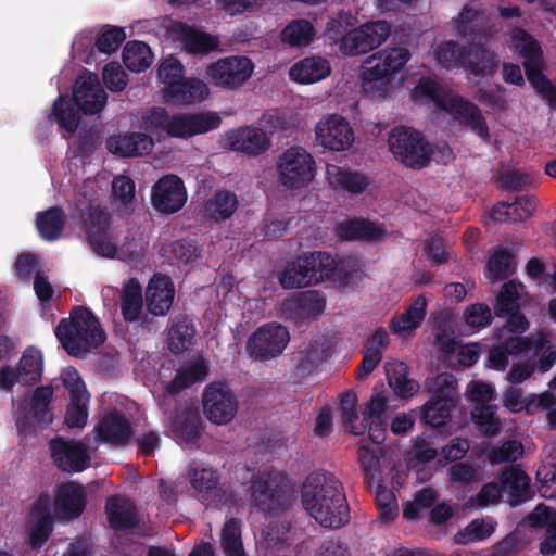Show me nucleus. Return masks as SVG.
Returning <instances> with one entry per match:
<instances>
[{
  "label": "nucleus",
  "mask_w": 556,
  "mask_h": 556,
  "mask_svg": "<svg viewBox=\"0 0 556 556\" xmlns=\"http://www.w3.org/2000/svg\"><path fill=\"white\" fill-rule=\"evenodd\" d=\"M301 503L306 513L325 528H340L350 520L342 484L332 473H311L302 484Z\"/></svg>",
  "instance_id": "nucleus-1"
},
{
  "label": "nucleus",
  "mask_w": 556,
  "mask_h": 556,
  "mask_svg": "<svg viewBox=\"0 0 556 556\" xmlns=\"http://www.w3.org/2000/svg\"><path fill=\"white\" fill-rule=\"evenodd\" d=\"M356 266L358 263L354 258L337 262L325 252L303 253L287 263L278 279L286 289L305 288L325 280L338 281L340 286H345L357 271Z\"/></svg>",
  "instance_id": "nucleus-2"
},
{
  "label": "nucleus",
  "mask_w": 556,
  "mask_h": 556,
  "mask_svg": "<svg viewBox=\"0 0 556 556\" xmlns=\"http://www.w3.org/2000/svg\"><path fill=\"white\" fill-rule=\"evenodd\" d=\"M412 97L415 101L433 105L434 109L448 113L480 138L488 140L489 127L480 109L454 93L447 86L432 78L422 77L414 88Z\"/></svg>",
  "instance_id": "nucleus-3"
},
{
  "label": "nucleus",
  "mask_w": 556,
  "mask_h": 556,
  "mask_svg": "<svg viewBox=\"0 0 556 556\" xmlns=\"http://www.w3.org/2000/svg\"><path fill=\"white\" fill-rule=\"evenodd\" d=\"M219 124L220 117L215 112L169 114L159 106L143 111L140 117V127L157 138L164 135L190 138L216 129Z\"/></svg>",
  "instance_id": "nucleus-4"
},
{
  "label": "nucleus",
  "mask_w": 556,
  "mask_h": 556,
  "mask_svg": "<svg viewBox=\"0 0 556 556\" xmlns=\"http://www.w3.org/2000/svg\"><path fill=\"white\" fill-rule=\"evenodd\" d=\"M410 52L404 47L387 48L365 59L359 79L364 91L372 98H384L395 87L394 77L407 64Z\"/></svg>",
  "instance_id": "nucleus-5"
},
{
  "label": "nucleus",
  "mask_w": 556,
  "mask_h": 556,
  "mask_svg": "<svg viewBox=\"0 0 556 556\" xmlns=\"http://www.w3.org/2000/svg\"><path fill=\"white\" fill-rule=\"evenodd\" d=\"M54 332L66 352L78 357L105 340L98 318L90 309L80 306L74 307L70 317L63 318Z\"/></svg>",
  "instance_id": "nucleus-6"
},
{
  "label": "nucleus",
  "mask_w": 556,
  "mask_h": 556,
  "mask_svg": "<svg viewBox=\"0 0 556 556\" xmlns=\"http://www.w3.org/2000/svg\"><path fill=\"white\" fill-rule=\"evenodd\" d=\"M388 146L393 156L408 167H425L430 160L447 162L452 159V150L446 143L433 148L417 130L400 126L391 130Z\"/></svg>",
  "instance_id": "nucleus-7"
},
{
  "label": "nucleus",
  "mask_w": 556,
  "mask_h": 556,
  "mask_svg": "<svg viewBox=\"0 0 556 556\" xmlns=\"http://www.w3.org/2000/svg\"><path fill=\"white\" fill-rule=\"evenodd\" d=\"M510 47L523 58L527 78L538 94L556 109V84L542 73L544 62L540 43L523 29L516 28L510 34Z\"/></svg>",
  "instance_id": "nucleus-8"
},
{
  "label": "nucleus",
  "mask_w": 556,
  "mask_h": 556,
  "mask_svg": "<svg viewBox=\"0 0 556 556\" xmlns=\"http://www.w3.org/2000/svg\"><path fill=\"white\" fill-rule=\"evenodd\" d=\"M434 55L445 67H465L468 78L475 84H479L478 77L492 76L497 67L496 56L480 42L460 51L454 42L447 41L437 47Z\"/></svg>",
  "instance_id": "nucleus-9"
},
{
  "label": "nucleus",
  "mask_w": 556,
  "mask_h": 556,
  "mask_svg": "<svg viewBox=\"0 0 556 556\" xmlns=\"http://www.w3.org/2000/svg\"><path fill=\"white\" fill-rule=\"evenodd\" d=\"M316 162L305 148L294 146L277 160V180L288 190L306 188L316 177Z\"/></svg>",
  "instance_id": "nucleus-10"
},
{
  "label": "nucleus",
  "mask_w": 556,
  "mask_h": 556,
  "mask_svg": "<svg viewBox=\"0 0 556 556\" xmlns=\"http://www.w3.org/2000/svg\"><path fill=\"white\" fill-rule=\"evenodd\" d=\"M85 227L89 243L98 255L119 260L134 258L136 254L134 244L131 243L127 248L117 245L110 228L109 216L99 206H89L88 220L85 222Z\"/></svg>",
  "instance_id": "nucleus-11"
},
{
  "label": "nucleus",
  "mask_w": 556,
  "mask_h": 556,
  "mask_svg": "<svg viewBox=\"0 0 556 556\" xmlns=\"http://www.w3.org/2000/svg\"><path fill=\"white\" fill-rule=\"evenodd\" d=\"M430 400L421 407L422 420L432 427H441L451 417L457 401L456 379L451 374H441L429 382Z\"/></svg>",
  "instance_id": "nucleus-12"
},
{
  "label": "nucleus",
  "mask_w": 556,
  "mask_h": 556,
  "mask_svg": "<svg viewBox=\"0 0 556 556\" xmlns=\"http://www.w3.org/2000/svg\"><path fill=\"white\" fill-rule=\"evenodd\" d=\"M254 68V63L248 56L230 55L208 64L205 74L214 86L237 90L252 77Z\"/></svg>",
  "instance_id": "nucleus-13"
},
{
  "label": "nucleus",
  "mask_w": 556,
  "mask_h": 556,
  "mask_svg": "<svg viewBox=\"0 0 556 556\" xmlns=\"http://www.w3.org/2000/svg\"><path fill=\"white\" fill-rule=\"evenodd\" d=\"M314 135L316 144L331 152H345L355 141L351 123L337 113L326 114L319 118L314 127Z\"/></svg>",
  "instance_id": "nucleus-14"
},
{
  "label": "nucleus",
  "mask_w": 556,
  "mask_h": 556,
  "mask_svg": "<svg viewBox=\"0 0 556 556\" xmlns=\"http://www.w3.org/2000/svg\"><path fill=\"white\" fill-rule=\"evenodd\" d=\"M290 341L288 329L276 323L258 327L248 339L245 350L251 358L266 362L279 356Z\"/></svg>",
  "instance_id": "nucleus-15"
},
{
  "label": "nucleus",
  "mask_w": 556,
  "mask_h": 556,
  "mask_svg": "<svg viewBox=\"0 0 556 556\" xmlns=\"http://www.w3.org/2000/svg\"><path fill=\"white\" fill-rule=\"evenodd\" d=\"M390 33L391 26L386 21L367 22L343 36L340 52L345 56L365 54L380 47Z\"/></svg>",
  "instance_id": "nucleus-16"
},
{
  "label": "nucleus",
  "mask_w": 556,
  "mask_h": 556,
  "mask_svg": "<svg viewBox=\"0 0 556 556\" xmlns=\"http://www.w3.org/2000/svg\"><path fill=\"white\" fill-rule=\"evenodd\" d=\"M523 293V286L514 280L505 283L500 292L496 304L495 314L498 317H508L506 324L496 331L497 339H503L506 333L521 334L529 328L527 318L518 313V300Z\"/></svg>",
  "instance_id": "nucleus-17"
},
{
  "label": "nucleus",
  "mask_w": 556,
  "mask_h": 556,
  "mask_svg": "<svg viewBox=\"0 0 556 556\" xmlns=\"http://www.w3.org/2000/svg\"><path fill=\"white\" fill-rule=\"evenodd\" d=\"M61 380L70 392L65 422L70 428H83L87 424L90 401L86 384L78 371L71 366L62 370Z\"/></svg>",
  "instance_id": "nucleus-18"
},
{
  "label": "nucleus",
  "mask_w": 556,
  "mask_h": 556,
  "mask_svg": "<svg viewBox=\"0 0 556 556\" xmlns=\"http://www.w3.org/2000/svg\"><path fill=\"white\" fill-rule=\"evenodd\" d=\"M52 396L53 389L51 387H40L18 406L15 418L21 433L29 432L37 425H48L52 421V414L49 410Z\"/></svg>",
  "instance_id": "nucleus-19"
},
{
  "label": "nucleus",
  "mask_w": 556,
  "mask_h": 556,
  "mask_svg": "<svg viewBox=\"0 0 556 556\" xmlns=\"http://www.w3.org/2000/svg\"><path fill=\"white\" fill-rule=\"evenodd\" d=\"M203 412L215 425H227L236 416L238 401L231 389L223 382L208 384L203 393Z\"/></svg>",
  "instance_id": "nucleus-20"
},
{
  "label": "nucleus",
  "mask_w": 556,
  "mask_h": 556,
  "mask_svg": "<svg viewBox=\"0 0 556 556\" xmlns=\"http://www.w3.org/2000/svg\"><path fill=\"white\" fill-rule=\"evenodd\" d=\"M277 483L278 476L267 473L257 477L251 486L252 506L268 518L279 516L289 506L287 496L278 490Z\"/></svg>",
  "instance_id": "nucleus-21"
},
{
  "label": "nucleus",
  "mask_w": 556,
  "mask_h": 556,
  "mask_svg": "<svg viewBox=\"0 0 556 556\" xmlns=\"http://www.w3.org/2000/svg\"><path fill=\"white\" fill-rule=\"evenodd\" d=\"M166 38L191 54H207L219 47L217 36L177 21L166 25Z\"/></svg>",
  "instance_id": "nucleus-22"
},
{
  "label": "nucleus",
  "mask_w": 556,
  "mask_h": 556,
  "mask_svg": "<svg viewBox=\"0 0 556 556\" xmlns=\"http://www.w3.org/2000/svg\"><path fill=\"white\" fill-rule=\"evenodd\" d=\"M186 202L187 190L184 181L176 175L163 176L151 189V203L161 213H176Z\"/></svg>",
  "instance_id": "nucleus-23"
},
{
  "label": "nucleus",
  "mask_w": 556,
  "mask_h": 556,
  "mask_svg": "<svg viewBox=\"0 0 556 556\" xmlns=\"http://www.w3.org/2000/svg\"><path fill=\"white\" fill-rule=\"evenodd\" d=\"M75 104L85 114H97L106 104V93L102 88L98 75L85 72L78 76L73 89Z\"/></svg>",
  "instance_id": "nucleus-24"
},
{
  "label": "nucleus",
  "mask_w": 556,
  "mask_h": 556,
  "mask_svg": "<svg viewBox=\"0 0 556 556\" xmlns=\"http://www.w3.org/2000/svg\"><path fill=\"white\" fill-rule=\"evenodd\" d=\"M222 146L249 155H258L269 148L270 139L265 130L244 126L227 131L222 137Z\"/></svg>",
  "instance_id": "nucleus-25"
},
{
  "label": "nucleus",
  "mask_w": 556,
  "mask_h": 556,
  "mask_svg": "<svg viewBox=\"0 0 556 556\" xmlns=\"http://www.w3.org/2000/svg\"><path fill=\"white\" fill-rule=\"evenodd\" d=\"M51 455L63 471L79 472L89 466L90 454L84 444L60 438L50 442Z\"/></svg>",
  "instance_id": "nucleus-26"
},
{
  "label": "nucleus",
  "mask_w": 556,
  "mask_h": 556,
  "mask_svg": "<svg viewBox=\"0 0 556 556\" xmlns=\"http://www.w3.org/2000/svg\"><path fill=\"white\" fill-rule=\"evenodd\" d=\"M190 492L202 503L208 505L218 492L219 476L216 470L203 463H191L187 468Z\"/></svg>",
  "instance_id": "nucleus-27"
},
{
  "label": "nucleus",
  "mask_w": 556,
  "mask_h": 556,
  "mask_svg": "<svg viewBox=\"0 0 556 556\" xmlns=\"http://www.w3.org/2000/svg\"><path fill=\"white\" fill-rule=\"evenodd\" d=\"M388 395L383 391H374L370 400L363 409L364 421L367 426L370 441L379 445L384 442L387 434V412Z\"/></svg>",
  "instance_id": "nucleus-28"
},
{
  "label": "nucleus",
  "mask_w": 556,
  "mask_h": 556,
  "mask_svg": "<svg viewBox=\"0 0 556 556\" xmlns=\"http://www.w3.org/2000/svg\"><path fill=\"white\" fill-rule=\"evenodd\" d=\"M325 306V298L319 292L307 291L287 299L281 305V313L293 320H305L319 316Z\"/></svg>",
  "instance_id": "nucleus-29"
},
{
  "label": "nucleus",
  "mask_w": 556,
  "mask_h": 556,
  "mask_svg": "<svg viewBox=\"0 0 556 556\" xmlns=\"http://www.w3.org/2000/svg\"><path fill=\"white\" fill-rule=\"evenodd\" d=\"M331 72V63L327 58L309 55L292 64L288 75L296 84L312 85L328 78Z\"/></svg>",
  "instance_id": "nucleus-30"
},
{
  "label": "nucleus",
  "mask_w": 556,
  "mask_h": 556,
  "mask_svg": "<svg viewBox=\"0 0 556 556\" xmlns=\"http://www.w3.org/2000/svg\"><path fill=\"white\" fill-rule=\"evenodd\" d=\"M86 504V493L75 483L59 484L54 489V514L59 519L78 517Z\"/></svg>",
  "instance_id": "nucleus-31"
},
{
  "label": "nucleus",
  "mask_w": 556,
  "mask_h": 556,
  "mask_svg": "<svg viewBox=\"0 0 556 556\" xmlns=\"http://www.w3.org/2000/svg\"><path fill=\"white\" fill-rule=\"evenodd\" d=\"M175 287L167 276L156 274L148 285L146 291L147 306L154 316H165L174 302Z\"/></svg>",
  "instance_id": "nucleus-32"
},
{
  "label": "nucleus",
  "mask_w": 556,
  "mask_h": 556,
  "mask_svg": "<svg viewBox=\"0 0 556 556\" xmlns=\"http://www.w3.org/2000/svg\"><path fill=\"white\" fill-rule=\"evenodd\" d=\"M153 147V139L143 132L112 135L106 140V149L109 152L123 157L149 154Z\"/></svg>",
  "instance_id": "nucleus-33"
},
{
  "label": "nucleus",
  "mask_w": 556,
  "mask_h": 556,
  "mask_svg": "<svg viewBox=\"0 0 556 556\" xmlns=\"http://www.w3.org/2000/svg\"><path fill=\"white\" fill-rule=\"evenodd\" d=\"M52 502L48 494H41L35 502L29 516V536L33 547L43 544L52 531Z\"/></svg>",
  "instance_id": "nucleus-34"
},
{
  "label": "nucleus",
  "mask_w": 556,
  "mask_h": 556,
  "mask_svg": "<svg viewBox=\"0 0 556 556\" xmlns=\"http://www.w3.org/2000/svg\"><path fill=\"white\" fill-rule=\"evenodd\" d=\"M336 235L344 240L379 241L389 235L388 229L379 223L366 219H348L336 226Z\"/></svg>",
  "instance_id": "nucleus-35"
},
{
  "label": "nucleus",
  "mask_w": 556,
  "mask_h": 556,
  "mask_svg": "<svg viewBox=\"0 0 556 556\" xmlns=\"http://www.w3.org/2000/svg\"><path fill=\"white\" fill-rule=\"evenodd\" d=\"M94 432L99 441L113 445L126 443L131 435L129 421L117 410L106 413L94 428Z\"/></svg>",
  "instance_id": "nucleus-36"
},
{
  "label": "nucleus",
  "mask_w": 556,
  "mask_h": 556,
  "mask_svg": "<svg viewBox=\"0 0 556 556\" xmlns=\"http://www.w3.org/2000/svg\"><path fill=\"white\" fill-rule=\"evenodd\" d=\"M426 314L427 299L419 295L403 313L395 315L390 320V329L392 333L401 338H409L419 328Z\"/></svg>",
  "instance_id": "nucleus-37"
},
{
  "label": "nucleus",
  "mask_w": 556,
  "mask_h": 556,
  "mask_svg": "<svg viewBox=\"0 0 556 556\" xmlns=\"http://www.w3.org/2000/svg\"><path fill=\"white\" fill-rule=\"evenodd\" d=\"M325 177L333 190L354 194L362 193L369 184L365 175L337 164L326 165Z\"/></svg>",
  "instance_id": "nucleus-38"
},
{
  "label": "nucleus",
  "mask_w": 556,
  "mask_h": 556,
  "mask_svg": "<svg viewBox=\"0 0 556 556\" xmlns=\"http://www.w3.org/2000/svg\"><path fill=\"white\" fill-rule=\"evenodd\" d=\"M208 85L200 78H184L178 87L165 91V102L172 104H194L208 98Z\"/></svg>",
  "instance_id": "nucleus-39"
},
{
  "label": "nucleus",
  "mask_w": 556,
  "mask_h": 556,
  "mask_svg": "<svg viewBox=\"0 0 556 556\" xmlns=\"http://www.w3.org/2000/svg\"><path fill=\"white\" fill-rule=\"evenodd\" d=\"M318 37L315 24L307 18H293L280 31V41L295 49H305Z\"/></svg>",
  "instance_id": "nucleus-40"
},
{
  "label": "nucleus",
  "mask_w": 556,
  "mask_h": 556,
  "mask_svg": "<svg viewBox=\"0 0 556 556\" xmlns=\"http://www.w3.org/2000/svg\"><path fill=\"white\" fill-rule=\"evenodd\" d=\"M437 342L451 365L469 367L479 359L480 348L476 343L460 344L454 339L440 334H437Z\"/></svg>",
  "instance_id": "nucleus-41"
},
{
  "label": "nucleus",
  "mask_w": 556,
  "mask_h": 556,
  "mask_svg": "<svg viewBox=\"0 0 556 556\" xmlns=\"http://www.w3.org/2000/svg\"><path fill=\"white\" fill-rule=\"evenodd\" d=\"M388 383L394 393L404 400L413 397L419 390L417 381L409 379L408 368L403 362H388L384 365Z\"/></svg>",
  "instance_id": "nucleus-42"
},
{
  "label": "nucleus",
  "mask_w": 556,
  "mask_h": 556,
  "mask_svg": "<svg viewBox=\"0 0 556 556\" xmlns=\"http://www.w3.org/2000/svg\"><path fill=\"white\" fill-rule=\"evenodd\" d=\"M534 527L546 528V536L541 543V552L544 555L556 553V509L540 504L528 517Z\"/></svg>",
  "instance_id": "nucleus-43"
},
{
  "label": "nucleus",
  "mask_w": 556,
  "mask_h": 556,
  "mask_svg": "<svg viewBox=\"0 0 556 556\" xmlns=\"http://www.w3.org/2000/svg\"><path fill=\"white\" fill-rule=\"evenodd\" d=\"M208 374V363L202 356H195L186 362L177 371L172 381L169 391L175 393L195 382L205 379Z\"/></svg>",
  "instance_id": "nucleus-44"
},
{
  "label": "nucleus",
  "mask_w": 556,
  "mask_h": 556,
  "mask_svg": "<svg viewBox=\"0 0 556 556\" xmlns=\"http://www.w3.org/2000/svg\"><path fill=\"white\" fill-rule=\"evenodd\" d=\"M106 513L110 525L115 529H127L137 523L135 505L128 498L110 497L106 503Z\"/></svg>",
  "instance_id": "nucleus-45"
},
{
  "label": "nucleus",
  "mask_w": 556,
  "mask_h": 556,
  "mask_svg": "<svg viewBox=\"0 0 556 556\" xmlns=\"http://www.w3.org/2000/svg\"><path fill=\"white\" fill-rule=\"evenodd\" d=\"M49 118L58 123L59 129L66 137L76 131L80 115L78 110L71 103V100L66 96L60 94L53 103Z\"/></svg>",
  "instance_id": "nucleus-46"
},
{
  "label": "nucleus",
  "mask_w": 556,
  "mask_h": 556,
  "mask_svg": "<svg viewBox=\"0 0 556 556\" xmlns=\"http://www.w3.org/2000/svg\"><path fill=\"white\" fill-rule=\"evenodd\" d=\"M194 332L193 323L189 317L173 318L167 334L168 349L175 354L186 351L192 343Z\"/></svg>",
  "instance_id": "nucleus-47"
},
{
  "label": "nucleus",
  "mask_w": 556,
  "mask_h": 556,
  "mask_svg": "<svg viewBox=\"0 0 556 556\" xmlns=\"http://www.w3.org/2000/svg\"><path fill=\"white\" fill-rule=\"evenodd\" d=\"M43 356L40 350L29 346L24 352L17 367V380L23 384H33L41 379Z\"/></svg>",
  "instance_id": "nucleus-48"
},
{
  "label": "nucleus",
  "mask_w": 556,
  "mask_h": 556,
  "mask_svg": "<svg viewBox=\"0 0 556 556\" xmlns=\"http://www.w3.org/2000/svg\"><path fill=\"white\" fill-rule=\"evenodd\" d=\"M121 309L127 323L137 321L140 318L142 313V289L137 280L130 279L124 283Z\"/></svg>",
  "instance_id": "nucleus-49"
},
{
  "label": "nucleus",
  "mask_w": 556,
  "mask_h": 556,
  "mask_svg": "<svg viewBox=\"0 0 556 556\" xmlns=\"http://www.w3.org/2000/svg\"><path fill=\"white\" fill-rule=\"evenodd\" d=\"M357 404L358 399L355 392L346 391L341 395V420L345 429L354 435H362L367 430V426L364 417L359 418Z\"/></svg>",
  "instance_id": "nucleus-50"
},
{
  "label": "nucleus",
  "mask_w": 556,
  "mask_h": 556,
  "mask_svg": "<svg viewBox=\"0 0 556 556\" xmlns=\"http://www.w3.org/2000/svg\"><path fill=\"white\" fill-rule=\"evenodd\" d=\"M357 404L358 399L355 392L346 391L341 395V420L345 429L354 435H362L367 430V426L364 417L359 418Z\"/></svg>",
  "instance_id": "nucleus-51"
},
{
  "label": "nucleus",
  "mask_w": 556,
  "mask_h": 556,
  "mask_svg": "<svg viewBox=\"0 0 556 556\" xmlns=\"http://www.w3.org/2000/svg\"><path fill=\"white\" fill-rule=\"evenodd\" d=\"M238 200L235 193L220 190L208 199L204 206V214L207 218L225 220L236 211Z\"/></svg>",
  "instance_id": "nucleus-52"
},
{
  "label": "nucleus",
  "mask_w": 556,
  "mask_h": 556,
  "mask_svg": "<svg viewBox=\"0 0 556 556\" xmlns=\"http://www.w3.org/2000/svg\"><path fill=\"white\" fill-rule=\"evenodd\" d=\"M175 435L188 445L197 443L201 433V422L198 413L193 409L186 410L172 424Z\"/></svg>",
  "instance_id": "nucleus-53"
},
{
  "label": "nucleus",
  "mask_w": 556,
  "mask_h": 556,
  "mask_svg": "<svg viewBox=\"0 0 556 556\" xmlns=\"http://www.w3.org/2000/svg\"><path fill=\"white\" fill-rule=\"evenodd\" d=\"M123 61L131 72H142L152 64L153 54L147 43L129 41L124 47Z\"/></svg>",
  "instance_id": "nucleus-54"
},
{
  "label": "nucleus",
  "mask_w": 556,
  "mask_h": 556,
  "mask_svg": "<svg viewBox=\"0 0 556 556\" xmlns=\"http://www.w3.org/2000/svg\"><path fill=\"white\" fill-rule=\"evenodd\" d=\"M220 547L225 556H247L239 520L231 518L224 525L220 533Z\"/></svg>",
  "instance_id": "nucleus-55"
},
{
  "label": "nucleus",
  "mask_w": 556,
  "mask_h": 556,
  "mask_svg": "<svg viewBox=\"0 0 556 556\" xmlns=\"http://www.w3.org/2000/svg\"><path fill=\"white\" fill-rule=\"evenodd\" d=\"M37 229L40 236L46 240H55L59 238L63 226L64 216L59 207H51L46 212L39 213L36 219Z\"/></svg>",
  "instance_id": "nucleus-56"
},
{
  "label": "nucleus",
  "mask_w": 556,
  "mask_h": 556,
  "mask_svg": "<svg viewBox=\"0 0 556 556\" xmlns=\"http://www.w3.org/2000/svg\"><path fill=\"white\" fill-rule=\"evenodd\" d=\"M185 68L181 62L174 58H165L159 66L157 77L163 88L161 89L162 97L165 100V91L172 87H178L184 80Z\"/></svg>",
  "instance_id": "nucleus-57"
},
{
  "label": "nucleus",
  "mask_w": 556,
  "mask_h": 556,
  "mask_svg": "<svg viewBox=\"0 0 556 556\" xmlns=\"http://www.w3.org/2000/svg\"><path fill=\"white\" fill-rule=\"evenodd\" d=\"M496 521L490 517L473 519L457 533V542L468 544L488 539L495 531Z\"/></svg>",
  "instance_id": "nucleus-58"
},
{
  "label": "nucleus",
  "mask_w": 556,
  "mask_h": 556,
  "mask_svg": "<svg viewBox=\"0 0 556 556\" xmlns=\"http://www.w3.org/2000/svg\"><path fill=\"white\" fill-rule=\"evenodd\" d=\"M161 255L172 264H188L199 256L198 248L188 241H173L161 248Z\"/></svg>",
  "instance_id": "nucleus-59"
},
{
  "label": "nucleus",
  "mask_w": 556,
  "mask_h": 556,
  "mask_svg": "<svg viewBox=\"0 0 556 556\" xmlns=\"http://www.w3.org/2000/svg\"><path fill=\"white\" fill-rule=\"evenodd\" d=\"M112 198L115 205L128 211L132 208L136 200V185L125 175H117L112 180Z\"/></svg>",
  "instance_id": "nucleus-60"
},
{
  "label": "nucleus",
  "mask_w": 556,
  "mask_h": 556,
  "mask_svg": "<svg viewBox=\"0 0 556 556\" xmlns=\"http://www.w3.org/2000/svg\"><path fill=\"white\" fill-rule=\"evenodd\" d=\"M502 344L505 346L506 351L511 356H520L521 354L530 351L533 346H542L546 344L547 341V332L539 331L531 337H522V336H504L503 339H500Z\"/></svg>",
  "instance_id": "nucleus-61"
},
{
  "label": "nucleus",
  "mask_w": 556,
  "mask_h": 556,
  "mask_svg": "<svg viewBox=\"0 0 556 556\" xmlns=\"http://www.w3.org/2000/svg\"><path fill=\"white\" fill-rule=\"evenodd\" d=\"M501 484L511 498H521L528 493L530 478L518 468H509L502 472Z\"/></svg>",
  "instance_id": "nucleus-62"
},
{
  "label": "nucleus",
  "mask_w": 556,
  "mask_h": 556,
  "mask_svg": "<svg viewBox=\"0 0 556 556\" xmlns=\"http://www.w3.org/2000/svg\"><path fill=\"white\" fill-rule=\"evenodd\" d=\"M381 447H371L366 440H362L358 447V458L365 477L374 482L379 480Z\"/></svg>",
  "instance_id": "nucleus-63"
},
{
  "label": "nucleus",
  "mask_w": 556,
  "mask_h": 556,
  "mask_svg": "<svg viewBox=\"0 0 556 556\" xmlns=\"http://www.w3.org/2000/svg\"><path fill=\"white\" fill-rule=\"evenodd\" d=\"M301 118L298 113L287 110H275L266 112L262 117V126L270 134L280 130H289L300 125Z\"/></svg>",
  "instance_id": "nucleus-64"
}]
</instances>
